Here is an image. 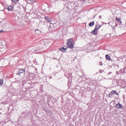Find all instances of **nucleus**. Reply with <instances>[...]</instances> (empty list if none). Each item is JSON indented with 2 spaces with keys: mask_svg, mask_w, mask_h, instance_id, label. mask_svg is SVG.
Here are the masks:
<instances>
[{
  "mask_svg": "<svg viewBox=\"0 0 126 126\" xmlns=\"http://www.w3.org/2000/svg\"><path fill=\"white\" fill-rule=\"evenodd\" d=\"M115 94H116V95H117L118 96H119V93H118L117 92V91H112L110 93V94H109V97H110V96H111V95Z\"/></svg>",
  "mask_w": 126,
  "mask_h": 126,
  "instance_id": "3",
  "label": "nucleus"
},
{
  "mask_svg": "<svg viewBox=\"0 0 126 126\" xmlns=\"http://www.w3.org/2000/svg\"><path fill=\"white\" fill-rule=\"evenodd\" d=\"M30 0V1H34V0Z\"/></svg>",
  "mask_w": 126,
  "mask_h": 126,
  "instance_id": "19",
  "label": "nucleus"
},
{
  "mask_svg": "<svg viewBox=\"0 0 126 126\" xmlns=\"http://www.w3.org/2000/svg\"><path fill=\"white\" fill-rule=\"evenodd\" d=\"M100 25H98V26H97V28H99V26H100Z\"/></svg>",
  "mask_w": 126,
  "mask_h": 126,
  "instance_id": "21",
  "label": "nucleus"
},
{
  "mask_svg": "<svg viewBox=\"0 0 126 126\" xmlns=\"http://www.w3.org/2000/svg\"><path fill=\"white\" fill-rule=\"evenodd\" d=\"M102 18V17L101 16H99V19H101Z\"/></svg>",
  "mask_w": 126,
  "mask_h": 126,
  "instance_id": "20",
  "label": "nucleus"
},
{
  "mask_svg": "<svg viewBox=\"0 0 126 126\" xmlns=\"http://www.w3.org/2000/svg\"><path fill=\"white\" fill-rule=\"evenodd\" d=\"M36 31H39V30H35V32H36Z\"/></svg>",
  "mask_w": 126,
  "mask_h": 126,
  "instance_id": "22",
  "label": "nucleus"
},
{
  "mask_svg": "<svg viewBox=\"0 0 126 126\" xmlns=\"http://www.w3.org/2000/svg\"><path fill=\"white\" fill-rule=\"evenodd\" d=\"M102 64H103L102 63H100V65H102Z\"/></svg>",
  "mask_w": 126,
  "mask_h": 126,
  "instance_id": "23",
  "label": "nucleus"
},
{
  "mask_svg": "<svg viewBox=\"0 0 126 126\" xmlns=\"http://www.w3.org/2000/svg\"><path fill=\"white\" fill-rule=\"evenodd\" d=\"M45 19L47 20V22H51V18H49L48 17H45Z\"/></svg>",
  "mask_w": 126,
  "mask_h": 126,
  "instance_id": "11",
  "label": "nucleus"
},
{
  "mask_svg": "<svg viewBox=\"0 0 126 126\" xmlns=\"http://www.w3.org/2000/svg\"><path fill=\"white\" fill-rule=\"evenodd\" d=\"M98 25L99 24H98L95 25L94 30L91 32V34H93V35H97L98 34V30L100 29L102 26V25H99L98 28Z\"/></svg>",
  "mask_w": 126,
  "mask_h": 126,
  "instance_id": "2",
  "label": "nucleus"
},
{
  "mask_svg": "<svg viewBox=\"0 0 126 126\" xmlns=\"http://www.w3.org/2000/svg\"><path fill=\"white\" fill-rule=\"evenodd\" d=\"M36 51H37V50H35L34 52H36Z\"/></svg>",
  "mask_w": 126,
  "mask_h": 126,
  "instance_id": "24",
  "label": "nucleus"
},
{
  "mask_svg": "<svg viewBox=\"0 0 126 126\" xmlns=\"http://www.w3.org/2000/svg\"><path fill=\"white\" fill-rule=\"evenodd\" d=\"M55 24H51L49 29V31H53L55 29Z\"/></svg>",
  "mask_w": 126,
  "mask_h": 126,
  "instance_id": "4",
  "label": "nucleus"
},
{
  "mask_svg": "<svg viewBox=\"0 0 126 126\" xmlns=\"http://www.w3.org/2000/svg\"><path fill=\"white\" fill-rule=\"evenodd\" d=\"M116 21L118 22V23H120V24H122V19L121 18H119L118 17H116Z\"/></svg>",
  "mask_w": 126,
  "mask_h": 126,
  "instance_id": "8",
  "label": "nucleus"
},
{
  "mask_svg": "<svg viewBox=\"0 0 126 126\" xmlns=\"http://www.w3.org/2000/svg\"><path fill=\"white\" fill-rule=\"evenodd\" d=\"M0 33H3V30H0Z\"/></svg>",
  "mask_w": 126,
  "mask_h": 126,
  "instance_id": "17",
  "label": "nucleus"
},
{
  "mask_svg": "<svg viewBox=\"0 0 126 126\" xmlns=\"http://www.w3.org/2000/svg\"><path fill=\"white\" fill-rule=\"evenodd\" d=\"M94 21L91 22L89 24V26H90L91 27H92V26H94Z\"/></svg>",
  "mask_w": 126,
  "mask_h": 126,
  "instance_id": "13",
  "label": "nucleus"
},
{
  "mask_svg": "<svg viewBox=\"0 0 126 126\" xmlns=\"http://www.w3.org/2000/svg\"><path fill=\"white\" fill-rule=\"evenodd\" d=\"M12 9H13V7H12V6H9L7 8V10H8V11H11Z\"/></svg>",
  "mask_w": 126,
  "mask_h": 126,
  "instance_id": "10",
  "label": "nucleus"
},
{
  "mask_svg": "<svg viewBox=\"0 0 126 126\" xmlns=\"http://www.w3.org/2000/svg\"><path fill=\"white\" fill-rule=\"evenodd\" d=\"M124 106L122 105L121 103H118V104H116V107L118 108V109H122Z\"/></svg>",
  "mask_w": 126,
  "mask_h": 126,
  "instance_id": "5",
  "label": "nucleus"
},
{
  "mask_svg": "<svg viewBox=\"0 0 126 126\" xmlns=\"http://www.w3.org/2000/svg\"><path fill=\"white\" fill-rule=\"evenodd\" d=\"M24 72H25V70L23 69H21L19 70V72L17 73V74L18 75H20V73H23Z\"/></svg>",
  "mask_w": 126,
  "mask_h": 126,
  "instance_id": "7",
  "label": "nucleus"
},
{
  "mask_svg": "<svg viewBox=\"0 0 126 126\" xmlns=\"http://www.w3.org/2000/svg\"><path fill=\"white\" fill-rule=\"evenodd\" d=\"M73 40L72 38H70L67 40V47H68L69 49H73L74 43H73Z\"/></svg>",
  "mask_w": 126,
  "mask_h": 126,
  "instance_id": "1",
  "label": "nucleus"
},
{
  "mask_svg": "<svg viewBox=\"0 0 126 126\" xmlns=\"http://www.w3.org/2000/svg\"><path fill=\"white\" fill-rule=\"evenodd\" d=\"M59 51H61V52H65V51H66V49L63 47L62 48H59Z\"/></svg>",
  "mask_w": 126,
  "mask_h": 126,
  "instance_id": "12",
  "label": "nucleus"
},
{
  "mask_svg": "<svg viewBox=\"0 0 126 126\" xmlns=\"http://www.w3.org/2000/svg\"><path fill=\"white\" fill-rule=\"evenodd\" d=\"M3 84V80H0V85Z\"/></svg>",
  "mask_w": 126,
  "mask_h": 126,
  "instance_id": "16",
  "label": "nucleus"
},
{
  "mask_svg": "<svg viewBox=\"0 0 126 126\" xmlns=\"http://www.w3.org/2000/svg\"><path fill=\"white\" fill-rule=\"evenodd\" d=\"M105 58L107 61H112V59H111V57H110V56L109 55H106L105 56Z\"/></svg>",
  "mask_w": 126,
  "mask_h": 126,
  "instance_id": "9",
  "label": "nucleus"
},
{
  "mask_svg": "<svg viewBox=\"0 0 126 126\" xmlns=\"http://www.w3.org/2000/svg\"><path fill=\"white\" fill-rule=\"evenodd\" d=\"M12 2L13 3H14V4H17L18 2H19V3H21L20 0H12Z\"/></svg>",
  "mask_w": 126,
  "mask_h": 126,
  "instance_id": "6",
  "label": "nucleus"
},
{
  "mask_svg": "<svg viewBox=\"0 0 126 126\" xmlns=\"http://www.w3.org/2000/svg\"><path fill=\"white\" fill-rule=\"evenodd\" d=\"M120 73H123V71L122 70H120L119 71L117 72V74H120Z\"/></svg>",
  "mask_w": 126,
  "mask_h": 126,
  "instance_id": "15",
  "label": "nucleus"
},
{
  "mask_svg": "<svg viewBox=\"0 0 126 126\" xmlns=\"http://www.w3.org/2000/svg\"><path fill=\"white\" fill-rule=\"evenodd\" d=\"M102 71H103L102 70H99L100 73H102Z\"/></svg>",
  "mask_w": 126,
  "mask_h": 126,
  "instance_id": "18",
  "label": "nucleus"
},
{
  "mask_svg": "<svg viewBox=\"0 0 126 126\" xmlns=\"http://www.w3.org/2000/svg\"><path fill=\"white\" fill-rule=\"evenodd\" d=\"M7 25H8V24L7 23H4V24H3L2 27H4V28H5V27H6V26H7Z\"/></svg>",
  "mask_w": 126,
  "mask_h": 126,
  "instance_id": "14",
  "label": "nucleus"
}]
</instances>
